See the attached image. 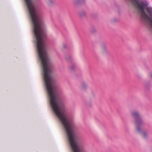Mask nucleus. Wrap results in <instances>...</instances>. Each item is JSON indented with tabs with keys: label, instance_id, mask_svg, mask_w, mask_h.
Segmentation results:
<instances>
[{
	"label": "nucleus",
	"instance_id": "7",
	"mask_svg": "<svg viewBox=\"0 0 152 152\" xmlns=\"http://www.w3.org/2000/svg\"><path fill=\"white\" fill-rule=\"evenodd\" d=\"M76 68V66L74 64L71 65L69 67V69L71 71L74 70Z\"/></svg>",
	"mask_w": 152,
	"mask_h": 152
},
{
	"label": "nucleus",
	"instance_id": "2",
	"mask_svg": "<svg viewBox=\"0 0 152 152\" xmlns=\"http://www.w3.org/2000/svg\"><path fill=\"white\" fill-rule=\"evenodd\" d=\"M132 116L134 118L138 119L140 118V114L139 112L137 110H133L131 112Z\"/></svg>",
	"mask_w": 152,
	"mask_h": 152
},
{
	"label": "nucleus",
	"instance_id": "9",
	"mask_svg": "<svg viewBox=\"0 0 152 152\" xmlns=\"http://www.w3.org/2000/svg\"><path fill=\"white\" fill-rule=\"evenodd\" d=\"M91 31L92 33H93L94 32H95L96 31V30L94 28H93V29H92V30H91Z\"/></svg>",
	"mask_w": 152,
	"mask_h": 152
},
{
	"label": "nucleus",
	"instance_id": "4",
	"mask_svg": "<svg viewBox=\"0 0 152 152\" xmlns=\"http://www.w3.org/2000/svg\"><path fill=\"white\" fill-rule=\"evenodd\" d=\"M55 3V0H48L46 3L49 7H51L54 5Z\"/></svg>",
	"mask_w": 152,
	"mask_h": 152
},
{
	"label": "nucleus",
	"instance_id": "6",
	"mask_svg": "<svg viewBox=\"0 0 152 152\" xmlns=\"http://www.w3.org/2000/svg\"><path fill=\"white\" fill-rule=\"evenodd\" d=\"M101 49L102 52L103 53H104L107 51V49L105 46H102Z\"/></svg>",
	"mask_w": 152,
	"mask_h": 152
},
{
	"label": "nucleus",
	"instance_id": "3",
	"mask_svg": "<svg viewBox=\"0 0 152 152\" xmlns=\"http://www.w3.org/2000/svg\"><path fill=\"white\" fill-rule=\"evenodd\" d=\"M80 18L81 19H83L87 17V15L86 12L84 10H81L79 12Z\"/></svg>",
	"mask_w": 152,
	"mask_h": 152
},
{
	"label": "nucleus",
	"instance_id": "10",
	"mask_svg": "<svg viewBox=\"0 0 152 152\" xmlns=\"http://www.w3.org/2000/svg\"><path fill=\"white\" fill-rule=\"evenodd\" d=\"M151 77L152 78V73L151 74Z\"/></svg>",
	"mask_w": 152,
	"mask_h": 152
},
{
	"label": "nucleus",
	"instance_id": "5",
	"mask_svg": "<svg viewBox=\"0 0 152 152\" xmlns=\"http://www.w3.org/2000/svg\"><path fill=\"white\" fill-rule=\"evenodd\" d=\"M73 4L75 6H77L81 4V0H72Z\"/></svg>",
	"mask_w": 152,
	"mask_h": 152
},
{
	"label": "nucleus",
	"instance_id": "8",
	"mask_svg": "<svg viewBox=\"0 0 152 152\" xmlns=\"http://www.w3.org/2000/svg\"><path fill=\"white\" fill-rule=\"evenodd\" d=\"M147 11L149 13L152 15V8H148L147 9Z\"/></svg>",
	"mask_w": 152,
	"mask_h": 152
},
{
	"label": "nucleus",
	"instance_id": "1",
	"mask_svg": "<svg viewBox=\"0 0 152 152\" xmlns=\"http://www.w3.org/2000/svg\"><path fill=\"white\" fill-rule=\"evenodd\" d=\"M144 124V122L141 120H136L135 121V125L137 132L141 134L142 137L145 138L148 136V134L142 131V127Z\"/></svg>",
	"mask_w": 152,
	"mask_h": 152
}]
</instances>
